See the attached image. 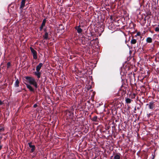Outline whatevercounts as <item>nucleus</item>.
<instances>
[{
  "mask_svg": "<svg viewBox=\"0 0 159 159\" xmlns=\"http://www.w3.org/2000/svg\"><path fill=\"white\" fill-rule=\"evenodd\" d=\"M146 105L148 106L149 108L151 109H152L155 106L154 102H150L148 104H147Z\"/></svg>",
  "mask_w": 159,
  "mask_h": 159,
  "instance_id": "3",
  "label": "nucleus"
},
{
  "mask_svg": "<svg viewBox=\"0 0 159 159\" xmlns=\"http://www.w3.org/2000/svg\"><path fill=\"white\" fill-rule=\"evenodd\" d=\"M113 159H120V154H116L114 157Z\"/></svg>",
  "mask_w": 159,
  "mask_h": 159,
  "instance_id": "10",
  "label": "nucleus"
},
{
  "mask_svg": "<svg viewBox=\"0 0 159 159\" xmlns=\"http://www.w3.org/2000/svg\"><path fill=\"white\" fill-rule=\"evenodd\" d=\"M155 30L156 32H158L159 31V28L158 27H157L155 28Z\"/></svg>",
  "mask_w": 159,
  "mask_h": 159,
  "instance_id": "20",
  "label": "nucleus"
},
{
  "mask_svg": "<svg viewBox=\"0 0 159 159\" xmlns=\"http://www.w3.org/2000/svg\"><path fill=\"white\" fill-rule=\"evenodd\" d=\"M92 120L94 121H97V117L96 116H94L92 118Z\"/></svg>",
  "mask_w": 159,
  "mask_h": 159,
  "instance_id": "16",
  "label": "nucleus"
},
{
  "mask_svg": "<svg viewBox=\"0 0 159 159\" xmlns=\"http://www.w3.org/2000/svg\"><path fill=\"white\" fill-rule=\"evenodd\" d=\"M26 0H22L20 6V9H22L24 7Z\"/></svg>",
  "mask_w": 159,
  "mask_h": 159,
  "instance_id": "4",
  "label": "nucleus"
},
{
  "mask_svg": "<svg viewBox=\"0 0 159 159\" xmlns=\"http://www.w3.org/2000/svg\"><path fill=\"white\" fill-rule=\"evenodd\" d=\"M158 0H157V3H158Z\"/></svg>",
  "mask_w": 159,
  "mask_h": 159,
  "instance_id": "25",
  "label": "nucleus"
},
{
  "mask_svg": "<svg viewBox=\"0 0 159 159\" xmlns=\"http://www.w3.org/2000/svg\"><path fill=\"white\" fill-rule=\"evenodd\" d=\"M1 148H2V146H0V150L1 149Z\"/></svg>",
  "mask_w": 159,
  "mask_h": 159,
  "instance_id": "24",
  "label": "nucleus"
},
{
  "mask_svg": "<svg viewBox=\"0 0 159 159\" xmlns=\"http://www.w3.org/2000/svg\"><path fill=\"white\" fill-rule=\"evenodd\" d=\"M45 23H46V20L45 19H44L43 21V22H42V25H41L42 26V27H43L45 25Z\"/></svg>",
  "mask_w": 159,
  "mask_h": 159,
  "instance_id": "17",
  "label": "nucleus"
},
{
  "mask_svg": "<svg viewBox=\"0 0 159 159\" xmlns=\"http://www.w3.org/2000/svg\"><path fill=\"white\" fill-rule=\"evenodd\" d=\"M30 49L33 54V58L35 59H36L37 58V53L36 52L33 48L30 47Z\"/></svg>",
  "mask_w": 159,
  "mask_h": 159,
  "instance_id": "2",
  "label": "nucleus"
},
{
  "mask_svg": "<svg viewBox=\"0 0 159 159\" xmlns=\"http://www.w3.org/2000/svg\"><path fill=\"white\" fill-rule=\"evenodd\" d=\"M35 74L37 76L38 78H40L41 73L39 71H36L35 72Z\"/></svg>",
  "mask_w": 159,
  "mask_h": 159,
  "instance_id": "9",
  "label": "nucleus"
},
{
  "mask_svg": "<svg viewBox=\"0 0 159 159\" xmlns=\"http://www.w3.org/2000/svg\"><path fill=\"white\" fill-rule=\"evenodd\" d=\"M29 147L31 148V152H33L35 150V146L34 145H32L31 143H29Z\"/></svg>",
  "mask_w": 159,
  "mask_h": 159,
  "instance_id": "6",
  "label": "nucleus"
},
{
  "mask_svg": "<svg viewBox=\"0 0 159 159\" xmlns=\"http://www.w3.org/2000/svg\"><path fill=\"white\" fill-rule=\"evenodd\" d=\"M25 79L27 82L30 84L33 85L35 88H38L37 84L35 80L33 77L30 76L26 77Z\"/></svg>",
  "mask_w": 159,
  "mask_h": 159,
  "instance_id": "1",
  "label": "nucleus"
},
{
  "mask_svg": "<svg viewBox=\"0 0 159 159\" xmlns=\"http://www.w3.org/2000/svg\"><path fill=\"white\" fill-rule=\"evenodd\" d=\"M4 128L2 127V126H0V132H2L3 131H4Z\"/></svg>",
  "mask_w": 159,
  "mask_h": 159,
  "instance_id": "18",
  "label": "nucleus"
},
{
  "mask_svg": "<svg viewBox=\"0 0 159 159\" xmlns=\"http://www.w3.org/2000/svg\"><path fill=\"white\" fill-rule=\"evenodd\" d=\"M43 65V63H39V64L36 66V70L39 71Z\"/></svg>",
  "mask_w": 159,
  "mask_h": 159,
  "instance_id": "5",
  "label": "nucleus"
},
{
  "mask_svg": "<svg viewBox=\"0 0 159 159\" xmlns=\"http://www.w3.org/2000/svg\"><path fill=\"white\" fill-rule=\"evenodd\" d=\"M33 70H34V69H33Z\"/></svg>",
  "mask_w": 159,
  "mask_h": 159,
  "instance_id": "26",
  "label": "nucleus"
},
{
  "mask_svg": "<svg viewBox=\"0 0 159 159\" xmlns=\"http://www.w3.org/2000/svg\"><path fill=\"white\" fill-rule=\"evenodd\" d=\"M43 27H42V25L41 26V27H40V30H41L43 28Z\"/></svg>",
  "mask_w": 159,
  "mask_h": 159,
  "instance_id": "23",
  "label": "nucleus"
},
{
  "mask_svg": "<svg viewBox=\"0 0 159 159\" xmlns=\"http://www.w3.org/2000/svg\"><path fill=\"white\" fill-rule=\"evenodd\" d=\"M75 29L77 30V32L79 34L81 33L82 31V30L79 26L75 27Z\"/></svg>",
  "mask_w": 159,
  "mask_h": 159,
  "instance_id": "8",
  "label": "nucleus"
},
{
  "mask_svg": "<svg viewBox=\"0 0 159 159\" xmlns=\"http://www.w3.org/2000/svg\"><path fill=\"white\" fill-rule=\"evenodd\" d=\"M11 63L10 62H8L7 64V68H9L10 66Z\"/></svg>",
  "mask_w": 159,
  "mask_h": 159,
  "instance_id": "19",
  "label": "nucleus"
},
{
  "mask_svg": "<svg viewBox=\"0 0 159 159\" xmlns=\"http://www.w3.org/2000/svg\"><path fill=\"white\" fill-rule=\"evenodd\" d=\"M19 81L18 79H17L15 83V86L16 87H18L19 86Z\"/></svg>",
  "mask_w": 159,
  "mask_h": 159,
  "instance_id": "14",
  "label": "nucleus"
},
{
  "mask_svg": "<svg viewBox=\"0 0 159 159\" xmlns=\"http://www.w3.org/2000/svg\"><path fill=\"white\" fill-rule=\"evenodd\" d=\"M48 34L47 32H46L45 34V35L43 36L44 39H47L48 38Z\"/></svg>",
  "mask_w": 159,
  "mask_h": 159,
  "instance_id": "12",
  "label": "nucleus"
},
{
  "mask_svg": "<svg viewBox=\"0 0 159 159\" xmlns=\"http://www.w3.org/2000/svg\"><path fill=\"white\" fill-rule=\"evenodd\" d=\"M26 87L28 89L30 90L32 92H34V89L29 84H26Z\"/></svg>",
  "mask_w": 159,
  "mask_h": 159,
  "instance_id": "7",
  "label": "nucleus"
},
{
  "mask_svg": "<svg viewBox=\"0 0 159 159\" xmlns=\"http://www.w3.org/2000/svg\"><path fill=\"white\" fill-rule=\"evenodd\" d=\"M152 41V39L150 37H148L146 39V42L148 43H151Z\"/></svg>",
  "mask_w": 159,
  "mask_h": 159,
  "instance_id": "11",
  "label": "nucleus"
},
{
  "mask_svg": "<svg viewBox=\"0 0 159 159\" xmlns=\"http://www.w3.org/2000/svg\"><path fill=\"white\" fill-rule=\"evenodd\" d=\"M136 42V40L135 39H132L131 41V43L132 44H134Z\"/></svg>",
  "mask_w": 159,
  "mask_h": 159,
  "instance_id": "15",
  "label": "nucleus"
},
{
  "mask_svg": "<svg viewBox=\"0 0 159 159\" xmlns=\"http://www.w3.org/2000/svg\"><path fill=\"white\" fill-rule=\"evenodd\" d=\"M132 100L129 98H126L125 101L126 103H129L131 102Z\"/></svg>",
  "mask_w": 159,
  "mask_h": 159,
  "instance_id": "13",
  "label": "nucleus"
},
{
  "mask_svg": "<svg viewBox=\"0 0 159 159\" xmlns=\"http://www.w3.org/2000/svg\"><path fill=\"white\" fill-rule=\"evenodd\" d=\"M35 63V62L34 61H33L32 62V65L33 66H35V64L34 65V64Z\"/></svg>",
  "mask_w": 159,
  "mask_h": 159,
  "instance_id": "21",
  "label": "nucleus"
},
{
  "mask_svg": "<svg viewBox=\"0 0 159 159\" xmlns=\"http://www.w3.org/2000/svg\"><path fill=\"white\" fill-rule=\"evenodd\" d=\"M37 105L36 104H35L34 106H33V107H37Z\"/></svg>",
  "mask_w": 159,
  "mask_h": 159,
  "instance_id": "22",
  "label": "nucleus"
}]
</instances>
